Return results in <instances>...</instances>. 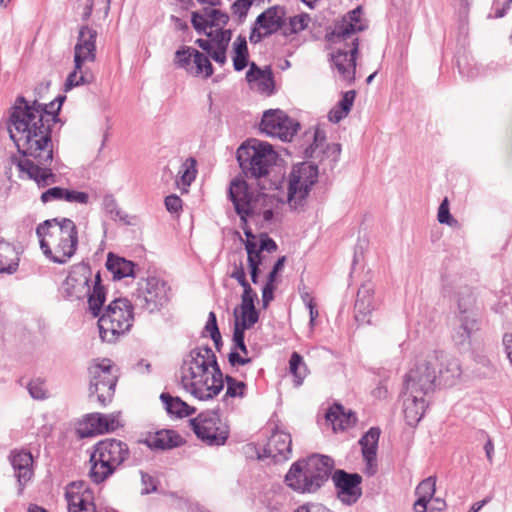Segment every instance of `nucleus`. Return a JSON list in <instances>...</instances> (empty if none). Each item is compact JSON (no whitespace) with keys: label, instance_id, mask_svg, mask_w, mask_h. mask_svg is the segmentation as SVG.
Segmentation results:
<instances>
[{"label":"nucleus","instance_id":"1","mask_svg":"<svg viewBox=\"0 0 512 512\" xmlns=\"http://www.w3.org/2000/svg\"><path fill=\"white\" fill-rule=\"evenodd\" d=\"M56 101L41 104L30 103L23 96L17 97L11 108L7 129L15 143L20 158L14 157L13 163L20 172V177L33 180L42 189L58 182L54 173L53 142L51 127L59 119Z\"/></svg>","mask_w":512,"mask_h":512},{"label":"nucleus","instance_id":"2","mask_svg":"<svg viewBox=\"0 0 512 512\" xmlns=\"http://www.w3.org/2000/svg\"><path fill=\"white\" fill-rule=\"evenodd\" d=\"M361 6L346 13L337 21L331 32L325 36L329 50V61L340 77L352 84L355 80L356 59L359 52L358 32L367 28L366 22L361 18Z\"/></svg>","mask_w":512,"mask_h":512},{"label":"nucleus","instance_id":"3","mask_svg":"<svg viewBox=\"0 0 512 512\" xmlns=\"http://www.w3.org/2000/svg\"><path fill=\"white\" fill-rule=\"evenodd\" d=\"M181 385L198 400L213 399L224 388L223 373L209 346L192 349L180 368Z\"/></svg>","mask_w":512,"mask_h":512},{"label":"nucleus","instance_id":"4","mask_svg":"<svg viewBox=\"0 0 512 512\" xmlns=\"http://www.w3.org/2000/svg\"><path fill=\"white\" fill-rule=\"evenodd\" d=\"M228 196L236 214L240 217L246 241H256L255 235L248 226V219L262 218L261 223L271 222L274 217V209L278 204L277 199L273 195L252 189L242 179L231 181Z\"/></svg>","mask_w":512,"mask_h":512},{"label":"nucleus","instance_id":"5","mask_svg":"<svg viewBox=\"0 0 512 512\" xmlns=\"http://www.w3.org/2000/svg\"><path fill=\"white\" fill-rule=\"evenodd\" d=\"M36 235L44 256L56 264H66L75 255L78 228L69 218L47 219L36 227Z\"/></svg>","mask_w":512,"mask_h":512},{"label":"nucleus","instance_id":"6","mask_svg":"<svg viewBox=\"0 0 512 512\" xmlns=\"http://www.w3.org/2000/svg\"><path fill=\"white\" fill-rule=\"evenodd\" d=\"M334 460L326 455L314 454L294 462L285 475V484L300 494L316 493L329 479Z\"/></svg>","mask_w":512,"mask_h":512},{"label":"nucleus","instance_id":"7","mask_svg":"<svg viewBox=\"0 0 512 512\" xmlns=\"http://www.w3.org/2000/svg\"><path fill=\"white\" fill-rule=\"evenodd\" d=\"M91 275L92 271L88 264L78 263L73 265L62 284V294L70 301L88 297L89 311L94 317H98L105 302V290L101 285L99 272L95 276L94 286L91 290Z\"/></svg>","mask_w":512,"mask_h":512},{"label":"nucleus","instance_id":"8","mask_svg":"<svg viewBox=\"0 0 512 512\" xmlns=\"http://www.w3.org/2000/svg\"><path fill=\"white\" fill-rule=\"evenodd\" d=\"M129 455L128 445L121 440L106 438L96 443L90 456L92 481L96 484L104 482L116 472Z\"/></svg>","mask_w":512,"mask_h":512},{"label":"nucleus","instance_id":"9","mask_svg":"<svg viewBox=\"0 0 512 512\" xmlns=\"http://www.w3.org/2000/svg\"><path fill=\"white\" fill-rule=\"evenodd\" d=\"M97 35V31L88 25H82L79 28L77 43L74 47V70L66 79V90L94 82V73L86 63L96 60Z\"/></svg>","mask_w":512,"mask_h":512},{"label":"nucleus","instance_id":"10","mask_svg":"<svg viewBox=\"0 0 512 512\" xmlns=\"http://www.w3.org/2000/svg\"><path fill=\"white\" fill-rule=\"evenodd\" d=\"M98 316L101 339L113 343L132 327L134 321L133 306L128 299L117 298L106 307L103 314Z\"/></svg>","mask_w":512,"mask_h":512},{"label":"nucleus","instance_id":"11","mask_svg":"<svg viewBox=\"0 0 512 512\" xmlns=\"http://www.w3.org/2000/svg\"><path fill=\"white\" fill-rule=\"evenodd\" d=\"M458 326L453 341L458 346L470 344L472 335L480 329V308L472 288L460 287L457 292Z\"/></svg>","mask_w":512,"mask_h":512},{"label":"nucleus","instance_id":"12","mask_svg":"<svg viewBox=\"0 0 512 512\" xmlns=\"http://www.w3.org/2000/svg\"><path fill=\"white\" fill-rule=\"evenodd\" d=\"M277 153L272 145L254 140L252 144L241 145L237 150V160L245 175L261 178L269 174V169L276 163Z\"/></svg>","mask_w":512,"mask_h":512},{"label":"nucleus","instance_id":"13","mask_svg":"<svg viewBox=\"0 0 512 512\" xmlns=\"http://www.w3.org/2000/svg\"><path fill=\"white\" fill-rule=\"evenodd\" d=\"M443 354L433 352L424 359H419L414 367L405 375L404 389L408 393L425 396L435 388L437 379L436 366Z\"/></svg>","mask_w":512,"mask_h":512},{"label":"nucleus","instance_id":"14","mask_svg":"<svg viewBox=\"0 0 512 512\" xmlns=\"http://www.w3.org/2000/svg\"><path fill=\"white\" fill-rule=\"evenodd\" d=\"M168 290L166 282L158 277L143 278L132 294L134 304L148 313L160 311L169 301Z\"/></svg>","mask_w":512,"mask_h":512},{"label":"nucleus","instance_id":"15","mask_svg":"<svg viewBox=\"0 0 512 512\" xmlns=\"http://www.w3.org/2000/svg\"><path fill=\"white\" fill-rule=\"evenodd\" d=\"M318 180V167L303 162L293 166L289 175L287 200L289 206L297 210L305 204L311 187Z\"/></svg>","mask_w":512,"mask_h":512},{"label":"nucleus","instance_id":"16","mask_svg":"<svg viewBox=\"0 0 512 512\" xmlns=\"http://www.w3.org/2000/svg\"><path fill=\"white\" fill-rule=\"evenodd\" d=\"M190 425L196 436L210 446L225 444L229 436V427L222 421L217 411L201 412L190 420Z\"/></svg>","mask_w":512,"mask_h":512},{"label":"nucleus","instance_id":"17","mask_svg":"<svg viewBox=\"0 0 512 512\" xmlns=\"http://www.w3.org/2000/svg\"><path fill=\"white\" fill-rule=\"evenodd\" d=\"M89 374V397L95 396L100 405L106 406L112 400L117 383L111 360L103 359L100 363L92 365Z\"/></svg>","mask_w":512,"mask_h":512},{"label":"nucleus","instance_id":"18","mask_svg":"<svg viewBox=\"0 0 512 512\" xmlns=\"http://www.w3.org/2000/svg\"><path fill=\"white\" fill-rule=\"evenodd\" d=\"M299 127L300 124L297 121L280 109L265 111L260 123V130L263 133L282 141H291Z\"/></svg>","mask_w":512,"mask_h":512},{"label":"nucleus","instance_id":"19","mask_svg":"<svg viewBox=\"0 0 512 512\" xmlns=\"http://www.w3.org/2000/svg\"><path fill=\"white\" fill-rule=\"evenodd\" d=\"M332 480L337 490V496L342 503L351 505L361 497L362 477L359 474L336 470L332 475Z\"/></svg>","mask_w":512,"mask_h":512},{"label":"nucleus","instance_id":"20","mask_svg":"<svg viewBox=\"0 0 512 512\" xmlns=\"http://www.w3.org/2000/svg\"><path fill=\"white\" fill-rule=\"evenodd\" d=\"M69 512H97L94 503V493L83 482L70 483L65 492Z\"/></svg>","mask_w":512,"mask_h":512},{"label":"nucleus","instance_id":"21","mask_svg":"<svg viewBox=\"0 0 512 512\" xmlns=\"http://www.w3.org/2000/svg\"><path fill=\"white\" fill-rule=\"evenodd\" d=\"M292 439L290 434L283 431L274 432L263 449L259 458H272L274 462H282L289 459L292 451Z\"/></svg>","mask_w":512,"mask_h":512},{"label":"nucleus","instance_id":"22","mask_svg":"<svg viewBox=\"0 0 512 512\" xmlns=\"http://www.w3.org/2000/svg\"><path fill=\"white\" fill-rule=\"evenodd\" d=\"M374 284L363 283L357 292V299L354 305L355 319L359 324L369 323V315L374 309Z\"/></svg>","mask_w":512,"mask_h":512},{"label":"nucleus","instance_id":"23","mask_svg":"<svg viewBox=\"0 0 512 512\" xmlns=\"http://www.w3.org/2000/svg\"><path fill=\"white\" fill-rule=\"evenodd\" d=\"M10 462L14 469L15 476L20 486V492L23 487L31 480L33 476V458L30 452L13 451L10 454Z\"/></svg>","mask_w":512,"mask_h":512},{"label":"nucleus","instance_id":"24","mask_svg":"<svg viewBox=\"0 0 512 512\" xmlns=\"http://www.w3.org/2000/svg\"><path fill=\"white\" fill-rule=\"evenodd\" d=\"M246 80L252 89L262 94L270 95L273 92L274 79L273 73L269 67L261 69L252 62L246 73Z\"/></svg>","mask_w":512,"mask_h":512},{"label":"nucleus","instance_id":"25","mask_svg":"<svg viewBox=\"0 0 512 512\" xmlns=\"http://www.w3.org/2000/svg\"><path fill=\"white\" fill-rule=\"evenodd\" d=\"M380 433L378 427H371L359 440L362 456L367 463V472L370 475L375 473Z\"/></svg>","mask_w":512,"mask_h":512},{"label":"nucleus","instance_id":"26","mask_svg":"<svg viewBox=\"0 0 512 512\" xmlns=\"http://www.w3.org/2000/svg\"><path fill=\"white\" fill-rule=\"evenodd\" d=\"M403 412L406 423L414 427L422 419L427 407L425 396L404 392Z\"/></svg>","mask_w":512,"mask_h":512},{"label":"nucleus","instance_id":"27","mask_svg":"<svg viewBox=\"0 0 512 512\" xmlns=\"http://www.w3.org/2000/svg\"><path fill=\"white\" fill-rule=\"evenodd\" d=\"M285 8L272 6L262 12L256 18V25L265 30L266 35H272L285 26Z\"/></svg>","mask_w":512,"mask_h":512},{"label":"nucleus","instance_id":"28","mask_svg":"<svg viewBox=\"0 0 512 512\" xmlns=\"http://www.w3.org/2000/svg\"><path fill=\"white\" fill-rule=\"evenodd\" d=\"M86 423L91 428L89 433L103 434L112 432L120 425L119 414L92 413L87 416Z\"/></svg>","mask_w":512,"mask_h":512},{"label":"nucleus","instance_id":"29","mask_svg":"<svg viewBox=\"0 0 512 512\" xmlns=\"http://www.w3.org/2000/svg\"><path fill=\"white\" fill-rule=\"evenodd\" d=\"M326 420L332 424L333 430H345L356 424L357 417L351 410L345 411L344 407L335 404L326 412Z\"/></svg>","mask_w":512,"mask_h":512},{"label":"nucleus","instance_id":"30","mask_svg":"<svg viewBox=\"0 0 512 512\" xmlns=\"http://www.w3.org/2000/svg\"><path fill=\"white\" fill-rule=\"evenodd\" d=\"M19 251L8 241L0 238V273L13 274L19 266Z\"/></svg>","mask_w":512,"mask_h":512},{"label":"nucleus","instance_id":"31","mask_svg":"<svg viewBox=\"0 0 512 512\" xmlns=\"http://www.w3.org/2000/svg\"><path fill=\"white\" fill-rule=\"evenodd\" d=\"M438 354H443V358H439L437 366L440 365L439 377L445 385H453L461 375L460 363L457 359L449 357L444 352L435 351Z\"/></svg>","mask_w":512,"mask_h":512},{"label":"nucleus","instance_id":"32","mask_svg":"<svg viewBox=\"0 0 512 512\" xmlns=\"http://www.w3.org/2000/svg\"><path fill=\"white\" fill-rule=\"evenodd\" d=\"M181 437L173 430H160L146 439L152 449H171L181 444Z\"/></svg>","mask_w":512,"mask_h":512},{"label":"nucleus","instance_id":"33","mask_svg":"<svg viewBox=\"0 0 512 512\" xmlns=\"http://www.w3.org/2000/svg\"><path fill=\"white\" fill-rule=\"evenodd\" d=\"M436 479L432 476L421 481L416 487L417 500L414 503L415 512H426L427 505L435 493Z\"/></svg>","mask_w":512,"mask_h":512},{"label":"nucleus","instance_id":"34","mask_svg":"<svg viewBox=\"0 0 512 512\" xmlns=\"http://www.w3.org/2000/svg\"><path fill=\"white\" fill-rule=\"evenodd\" d=\"M134 263L124 258L108 254L106 268L112 274L113 279H122L125 277H134Z\"/></svg>","mask_w":512,"mask_h":512},{"label":"nucleus","instance_id":"35","mask_svg":"<svg viewBox=\"0 0 512 512\" xmlns=\"http://www.w3.org/2000/svg\"><path fill=\"white\" fill-rule=\"evenodd\" d=\"M166 411L170 415H175L179 418L187 417L195 413V408L188 405L179 397L171 396L169 393H162L160 395Z\"/></svg>","mask_w":512,"mask_h":512},{"label":"nucleus","instance_id":"36","mask_svg":"<svg viewBox=\"0 0 512 512\" xmlns=\"http://www.w3.org/2000/svg\"><path fill=\"white\" fill-rule=\"evenodd\" d=\"M190 73L195 76L202 75L204 78H208L213 74V67L209 58L198 50H194L193 65L190 67Z\"/></svg>","mask_w":512,"mask_h":512},{"label":"nucleus","instance_id":"37","mask_svg":"<svg viewBox=\"0 0 512 512\" xmlns=\"http://www.w3.org/2000/svg\"><path fill=\"white\" fill-rule=\"evenodd\" d=\"M289 371L294 377L296 386H300L303 383L304 378L307 376V366L303 361V357L293 352L289 360Z\"/></svg>","mask_w":512,"mask_h":512},{"label":"nucleus","instance_id":"38","mask_svg":"<svg viewBox=\"0 0 512 512\" xmlns=\"http://www.w3.org/2000/svg\"><path fill=\"white\" fill-rule=\"evenodd\" d=\"M310 22V17L306 13H302L296 15L294 17L289 18L288 25L285 24L283 26V34L285 36H289L292 34H297L303 30H305Z\"/></svg>","mask_w":512,"mask_h":512},{"label":"nucleus","instance_id":"39","mask_svg":"<svg viewBox=\"0 0 512 512\" xmlns=\"http://www.w3.org/2000/svg\"><path fill=\"white\" fill-rule=\"evenodd\" d=\"M195 160L193 158H188L185 162L182 163L180 169L178 171L179 180L177 181L178 185H182L184 187L190 186L192 181L196 177V168H195Z\"/></svg>","mask_w":512,"mask_h":512},{"label":"nucleus","instance_id":"40","mask_svg":"<svg viewBox=\"0 0 512 512\" xmlns=\"http://www.w3.org/2000/svg\"><path fill=\"white\" fill-rule=\"evenodd\" d=\"M259 320V313L256 309H240V315L236 318L235 325L242 329H250Z\"/></svg>","mask_w":512,"mask_h":512},{"label":"nucleus","instance_id":"41","mask_svg":"<svg viewBox=\"0 0 512 512\" xmlns=\"http://www.w3.org/2000/svg\"><path fill=\"white\" fill-rule=\"evenodd\" d=\"M191 23L197 33L206 34L208 37L212 35V32H207V28H210V25L207 13L204 12V9L202 11L192 12Z\"/></svg>","mask_w":512,"mask_h":512},{"label":"nucleus","instance_id":"42","mask_svg":"<svg viewBox=\"0 0 512 512\" xmlns=\"http://www.w3.org/2000/svg\"><path fill=\"white\" fill-rule=\"evenodd\" d=\"M204 12L207 13L210 28L216 27L220 29L229 21L228 14L219 9L204 8Z\"/></svg>","mask_w":512,"mask_h":512},{"label":"nucleus","instance_id":"43","mask_svg":"<svg viewBox=\"0 0 512 512\" xmlns=\"http://www.w3.org/2000/svg\"><path fill=\"white\" fill-rule=\"evenodd\" d=\"M225 381L227 384V389L225 393V397H244L246 391V384L242 381H238L232 376H226Z\"/></svg>","mask_w":512,"mask_h":512},{"label":"nucleus","instance_id":"44","mask_svg":"<svg viewBox=\"0 0 512 512\" xmlns=\"http://www.w3.org/2000/svg\"><path fill=\"white\" fill-rule=\"evenodd\" d=\"M194 48L183 47L176 51V64L190 73V64L194 59Z\"/></svg>","mask_w":512,"mask_h":512},{"label":"nucleus","instance_id":"45","mask_svg":"<svg viewBox=\"0 0 512 512\" xmlns=\"http://www.w3.org/2000/svg\"><path fill=\"white\" fill-rule=\"evenodd\" d=\"M248 265L261 264V252L259 244L254 240L245 241Z\"/></svg>","mask_w":512,"mask_h":512},{"label":"nucleus","instance_id":"46","mask_svg":"<svg viewBox=\"0 0 512 512\" xmlns=\"http://www.w3.org/2000/svg\"><path fill=\"white\" fill-rule=\"evenodd\" d=\"M437 219L439 221V223L441 224H447L449 226H456L457 225V220L454 219L452 217V215L450 214V211H449V204H448V199L445 198L439 208H438V214H437Z\"/></svg>","mask_w":512,"mask_h":512},{"label":"nucleus","instance_id":"47","mask_svg":"<svg viewBox=\"0 0 512 512\" xmlns=\"http://www.w3.org/2000/svg\"><path fill=\"white\" fill-rule=\"evenodd\" d=\"M64 192L65 188L58 186L51 187L41 194L40 200L43 204H47L52 201H64Z\"/></svg>","mask_w":512,"mask_h":512},{"label":"nucleus","instance_id":"48","mask_svg":"<svg viewBox=\"0 0 512 512\" xmlns=\"http://www.w3.org/2000/svg\"><path fill=\"white\" fill-rule=\"evenodd\" d=\"M232 37L231 30H223L222 28L216 31L215 36L212 38L215 48L227 49Z\"/></svg>","mask_w":512,"mask_h":512},{"label":"nucleus","instance_id":"49","mask_svg":"<svg viewBox=\"0 0 512 512\" xmlns=\"http://www.w3.org/2000/svg\"><path fill=\"white\" fill-rule=\"evenodd\" d=\"M64 201L69 203L87 204L89 202V195L86 192L65 188Z\"/></svg>","mask_w":512,"mask_h":512},{"label":"nucleus","instance_id":"50","mask_svg":"<svg viewBox=\"0 0 512 512\" xmlns=\"http://www.w3.org/2000/svg\"><path fill=\"white\" fill-rule=\"evenodd\" d=\"M27 388L31 397L34 399L42 400L46 397L44 384L39 379L30 381Z\"/></svg>","mask_w":512,"mask_h":512},{"label":"nucleus","instance_id":"51","mask_svg":"<svg viewBox=\"0 0 512 512\" xmlns=\"http://www.w3.org/2000/svg\"><path fill=\"white\" fill-rule=\"evenodd\" d=\"M254 0H236L232 4V11L240 18H245L249 8L252 6Z\"/></svg>","mask_w":512,"mask_h":512},{"label":"nucleus","instance_id":"52","mask_svg":"<svg viewBox=\"0 0 512 512\" xmlns=\"http://www.w3.org/2000/svg\"><path fill=\"white\" fill-rule=\"evenodd\" d=\"M205 330L210 334L212 340H216L220 338V331L217 325V319L214 312H210L208 315V320L205 325Z\"/></svg>","mask_w":512,"mask_h":512},{"label":"nucleus","instance_id":"53","mask_svg":"<svg viewBox=\"0 0 512 512\" xmlns=\"http://www.w3.org/2000/svg\"><path fill=\"white\" fill-rule=\"evenodd\" d=\"M356 97V92L354 90H349L343 93L342 99L338 103V107L341 108L344 112H350Z\"/></svg>","mask_w":512,"mask_h":512},{"label":"nucleus","instance_id":"54","mask_svg":"<svg viewBox=\"0 0 512 512\" xmlns=\"http://www.w3.org/2000/svg\"><path fill=\"white\" fill-rule=\"evenodd\" d=\"M325 155L330 159L331 167L334 166L339 160L341 154V145L338 143L328 144L326 149L323 151Z\"/></svg>","mask_w":512,"mask_h":512},{"label":"nucleus","instance_id":"55","mask_svg":"<svg viewBox=\"0 0 512 512\" xmlns=\"http://www.w3.org/2000/svg\"><path fill=\"white\" fill-rule=\"evenodd\" d=\"M165 207L171 213H177L182 209V200L177 195H169L165 198Z\"/></svg>","mask_w":512,"mask_h":512},{"label":"nucleus","instance_id":"56","mask_svg":"<svg viewBox=\"0 0 512 512\" xmlns=\"http://www.w3.org/2000/svg\"><path fill=\"white\" fill-rule=\"evenodd\" d=\"M230 277L235 279L239 285H244L248 282L242 261H240L238 264H234V269L231 272Z\"/></svg>","mask_w":512,"mask_h":512},{"label":"nucleus","instance_id":"57","mask_svg":"<svg viewBox=\"0 0 512 512\" xmlns=\"http://www.w3.org/2000/svg\"><path fill=\"white\" fill-rule=\"evenodd\" d=\"M78 8H82L81 19L82 21H88L90 18L93 8H94V0H77Z\"/></svg>","mask_w":512,"mask_h":512},{"label":"nucleus","instance_id":"58","mask_svg":"<svg viewBox=\"0 0 512 512\" xmlns=\"http://www.w3.org/2000/svg\"><path fill=\"white\" fill-rule=\"evenodd\" d=\"M260 250L267 251L269 253L275 252L277 250L276 242L270 238L267 234L260 235L259 241Z\"/></svg>","mask_w":512,"mask_h":512},{"label":"nucleus","instance_id":"59","mask_svg":"<svg viewBox=\"0 0 512 512\" xmlns=\"http://www.w3.org/2000/svg\"><path fill=\"white\" fill-rule=\"evenodd\" d=\"M249 54L234 53L233 67L236 71H242L248 65Z\"/></svg>","mask_w":512,"mask_h":512},{"label":"nucleus","instance_id":"60","mask_svg":"<svg viewBox=\"0 0 512 512\" xmlns=\"http://www.w3.org/2000/svg\"><path fill=\"white\" fill-rule=\"evenodd\" d=\"M270 35L265 34V30H262V28H259L258 25H256V22L254 23V27L252 28V31L249 36V40L252 44H257L261 42L264 38L269 37Z\"/></svg>","mask_w":512,"mask_h":512},{"label":"nucleus","instance_id":"61","mask_svg":"<svg viewBox=\"0 0 512 512\" xmlns=\"http://www.w3.org/2000/svg\"><path fill=\"white\" fill-rule=\"evenodd\" d=\"M349 113L348 112H344L341 110L340 107H338L337 105L335 107H333L329 113H328V119L329 121H331L332 123H339L341 120H343Z\"/></svg>","mask_w":512,"mask_h":512},{"label":"nucleus","instance_id":"62","mask_svg":"<svg viewBox=\"0 0 512 512\" xmlns=\"http://www.w3.org/2000/svg\"><path fill=\"white\" fill-rule=\"evenodd\" d=\"M274 298V285L265 284L262 289V304L266 308Z\"/></svg>","mask_w":512,"mask_h":512},{"label":"nucleus","instance_id":"63","mask_svg":"<svg viewBox=\"0 0 512 512\" xmlns=\"http://www.w3.org/2000/svg\"><path fill=\"white\" fill-rule=\"evenodd\" d=\"M233 51L234 53H248L247 41L246 38L242 35H239L233 43Z\"/></svg>","mask_w":512,"mask_h":512},{"label":"nucleus","instance_id":"64","mask_svg":"<svg viewBox=\"0 0 512 512\" xmlns=\"http://www.w3.org/2000/svg\"><path fill=\"white\" fill-rule=\"evenodd\" d=\"M323 504L316 502H307L298 506L294 512H319Z\"/></svg>","mask_w":512,"mask_h":512}]
</instances>
